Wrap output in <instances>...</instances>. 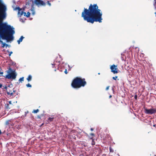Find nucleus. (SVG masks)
I'll return each instance as SVG.
<instances>
[{
  "label": "nucleus",
  "mask_w": 156,
  "mask_h": 156,
  "mask_svg": "<svg viewBox=\"0 0 156 156\" xmlns=\"http://www.w3.org/2000/svg\"><path fill=\"white\" fill-rule=\"evenodd\" d=\"M97 4H91L88 9L84 8L81 17L87 22L93 23L95 22H102V13Z\"/></svg>",
  "instance_id": "nucleus-1"
},
{
  "label": "nucleus",
  "mask_w": 156,
  "mask_h": 156,
  "mask_svg": "<svg viewBox=\"0 0 156 156\" xmlns=\"http://www.w3.org/2000/svg\"><path fill=\"white\" fill-rule=\"evenodd\" d=\"M86 84L87 82L84 78L81 79L76 77L73 80L71 85L73 88H78L84 87Z\"/></svg>",
  "instance_id": "nucleus-2"
},
{
  "label": "nucleus",
  "mask_w": 156,
  "mask_h": 156,
  "mask_svg": "<svg viewBox=\"0 0 156 156\" xmlns=\"http://www.w3.org/2000/svg\"><path fill=\"white\" fill-rule=\"evenodd\" d=\"M144 112L146 114L151 115L156 113V108H151L148 109L145 107H144Z\"/></svg>",
  "instance_id": "nucleus-3"
},
{
  "label": "nucleus",
  "mask_w": 156,
  "mask_h": 156,
  "mask_svg": "<svg viewBox=\"0 0 156 156\" xmlns=\"http://www.w3.org/2000/svg\"><path fill=\"white\" fill-rule=\"evenodd\" d=\"M34 3L38 7L46 5V3L41 0H34Z\"/></svg>",
  "instance_id": "nucleus-4"
},
{
  "label": "nucleus",
  "mask_w": 156,
  "mask_h": 156,
  "mask_svg": "<svg viewBox=\"0 0 156 156\" xmlns=\"http://www.w3.org/2000/svg\"><path fill=\"white\" fill-rule=\"evenodd\" d=\"M16 74L14 71H13L6 75L5 77L8 79H15L16 78Z\"/></svg>",
  "instance_id": "nucleus-5"
},
{
  "label": "nucleus",
  "mask_w": 156,
  "mask_h": 156,
  "mask_svg": "<svg viewBox=\"0 0 156 156\" xmlns=\"http://www.w3.org/2000/svg\"><path fill=\"white\" fill-rule=\"evenodd\" d=\"M111 72L113 73L114 74L117 73H118V69L117 68V66H116L115 65L111 66L110 67Z\"/></svg>",
  "instance_id": "nucleus-6"
},
{
  "label": "nucleus",
  "mask_w": 156,
  "mask_h": 156,
  "mask_svg": "<svg viewBox=\"0 0 156 156\" xmlns=\"http://www.w3.org/2000/svg\"><path fill=\"white\" fill-rule=\"evenodd\" d=\"M15 90H13L12 91V90H10L9 89H8V90L6 91L7 94L8 95H10V96H12L13 95V93L15 92Z\"/></svg>",
  "instance_id": "nucleus-7"
},
{
  "label": "nucleus",
  "mask_w": 156,
  "mask_h": 156,
  "mask_svg": "<svg viewBox=\"0 0 156 156\" xmlns=\"http://www.w3.org/2000/svg\"><path fill=\"white\" fill-rule=\"evenodd\" d=\"M24 37L23 36H21L19 40L17 41V42L19 44H20V43L21 42Z\"/></svg>",
  "instance_id": "nucleus-8"
},
{
  "label": "nucleus",
  "mask_w": 156,
  "mask_h": 156,
  "mask_svg": "<svg viewBox=\"0 0 156 156\" xmlns=\"http://www.w3.org/2000/svg\"><path fill=\"white\" fill-rule=\"evenodd\" d=\"M16 9H17L18 10V15L20 16L21 12H23V11L22 10V9H20L19 7H17Z\"/></svg>",
  "instance_id": "nucleus-9"
},
{
  "label": "nucleus",
  "mask_w": 156,
  "mask_h": 156,
  "mask_svg": "<svg viewBox=\"0 0 156 156\" xmlns=\"http://www.w3.org/2000/svg\"><path fill=\"white\" fill-rule=\"evenodd\" d=\"M54 118V117H49L48 119V122H50L53 121Z\"/></svg>",
  "instance_id": "nucleus-10"
},
{
  "label": "nucleus",
  "mask_w": 156,
  "mask_h": 156,
  "mask_svg": "<svg viewBox=\"0 0 156 156\" xmlns=\"http://www.w3.org/2000/svg\"><path fill=\"white\" fill-rule=\"evenodd\" d=\"M32 79V76L30 75L28 76V77L27 78V80L29 82Z\"/></svg>",
  "instance_id": "nucleus-11"
},
{
  "label": "nucleus",
  "mask_w": 156,
  "mask_h": 156,
  "mask_svg": "<svg viewBox=\"0 0 156 156\" xmlns=\"http://www.w3.org/2000/svg\"><path fill=\"white\" fill-rule=\"evenodd\" d=\"M26 13L25 12H23H23H21V13L20 14V16H21L22 15H23L24 16H25L26 17Z\"/></svg>",
  "instance_id": "nucleus-12"
},
{
  "label": "nucleus",
  "mask_w": 156,
  "mask_h": 156,
  "mask_svg": "<svg viewBox=\"0 0 156 156\" xmlns=\"http://www.w3.org/2000/svg\"><path fill=\"white\" fill-rule=\"evenodd\" d=\"M11 122L10 120H8L6 121L5 124L6 125H8L10 124V122Z\"/></svg>",
  "instance_id": "nucleus-13"
},
{
  "label": "nucleus",
  "mask_w": 156,
  "mask_h": 156,
  "mask_svg": "<svg viewBox=\"0 0 156 156\" xmlns=\"http://www.w3.org/2000/svg\"><path fill=\"white\" fill-rule=\"evenodd\" d=\"M39 111V110L38 109H36V110H33V112L34 113H36L37 112H38Z\"/></svg>",
  "instance_id": "nucleus-14"
},
{
  "label": "nucleus",
  "mask_w": 156,
  "mask_h": 156,
  "mask_svg": "<svg viewBox=\"0 0 156 156\" xmlns=\"http://www.w3.org/2000/svg\"><path fill=\"white\" fill-rule=\"evenodd\" d=\"M19 81H20V82H22L23 81H24V77H22L21 78H20Z\"/></svg>",
  "instance_id": "nucleus-15"
},
{
  "label": "nucleus",
  "mask_w": 156,
  "mask_h": 156,
  "mask_svg": "<svg viewBox=\"0 0 156 156\" xmlns=\"http://www.w3.org/2000/svg\"><path fill=\"white\" fill-rule=\"evenodd\" d=\"M30 13L29 12H28L27 13V14H26L27 15L26 17H29L30 16Z\"/></svg>",
  "instance_id": "nucleus-16"
},
{
  "label": "nucleus",
  "mask_w": 156,
  "mask_h": 156,
  "mask_svg": "<svg viewBox=\"0 0 156 156\" xmlns=\"http://www.w3.org/2000/svg\"><path fill=\"white\" fill-rule=\"evenodd\" d=\"M26 86L27 87H32V86L30 83H28L26 85Z\"/></svg>",
  "instance_id": "nucleus-17"
},
{
  "label": "nucleus",
  "mask_w": 156,
  "mask_h": 156,
  "mask_svg": "<svg viewBox=\"0 0 156 156\" xmlns=\"http://www.w3.org/2000/svg\"><path fill=\"white\" fill-rule=\"evenodd\" d=\"M118 77V76H116L115 77H113L112 79L114 80H116V79H117Z\"/></svg>",
  "instance_id": "nucleus-18"
},
{
  "label": "nucleus",
  "mask_w": 156,
  "mask_h": 156,
  "mask_svg": "<svg viewBox=\"0 0 156 156\" xmlns=\"http://www.w3.org/2000/svg\"><path fill=\"white\" fill-rule=\"evenodd\" d=\"M92 145H94L95 144V142L93 139H92Z\"/></svg>",
  "instance_id": "nucleus-19"
},
{
  "label": "nucleus",
  "mask_w": 156,
  "mask_h": 156,
  "mask_svg": "<svg viewBox=\"0 0 156 156\" xmlns=\"http://www.w3.org/2000/svg\"><path fill=\"white\" fill-rule=\"evenodd\" d=\"M3 74V72H0V76H3L2 74Z\"/></svg>",
  "instance_id": "nucleus-20"
},
{
  "label": "nucleus",
  "mask_w": 156,
  "mask_h": 156,
  "mask_svg": "<svg viewBox=\"0 0 156 156\" xmlns=\"http://www.w3.org/2000/svg\"><path fill=\"white\" fill-rule=\"evenodd\" d=\"M110 152H113L114 151L113 150H112V149L111 148H110Z\"/></svg>",
  "instance_id": "nucleus-21"
},
{
  "label": "nucleus",
  "mask_w": 156,
  "mask_h": 156,
  "mask_svg": "<svg viewBox=\"0 0 156 156\" xmlns=\"http://www.w3.org/2000/svg\"><path fill=\"white\" fill-rule=\"evenodd\" d=\"M9 104H7V106H6V108H8V109H10V108L9 107Z\"/></svg>",
  "instance_id": "nucleus-22"
},
{
  "label": "nucleus",
  "mask_w": 156,
  "mask_h": 156,
  "mask_svg": "<svg viewBox=\"0 0 156 156\" xmlns=\"http://www.w3.org/2000/svg\"><path fill=\"white\" fill-rule=\"evenodd\" d=\"M137 95L136 94L135 95L134 98L135 99H137Z\"/></svg>",
  "instance_id": "nucleus-23"
},
{
  "label": "nucleus",
  "mask_w": 156,
  "mask_h": 156,
  "mask_svg": "<svg viewBox=\"0 0 156 156\" xmlns=\"http://www.w3.org/2000/svg\"><path fill=\"white\" fill-rule=\"evenodd\" d=\"M64 73H65L66 74H67V73H68V72L67 71V70L66 69L65 71H64Z\"/></svg>",
  "instance_id": "nucleus-24"
},
{
  "label": "nucleus",
  "mask_w": 156,
  "mask_h": 156,
  "mask_svg": "<svg viewBox=\"0 0 156 156\" xmlns=\"http://www.w3.org/2000/svg\"><path fill=\"white\" fill-rule=\"evenodd\" d=\"M29 112L28 111H27V112H25V116H26V115L27 113H28Z\"/></svg>",
  "instance_id": "nucleus-25"
},
{
  "label": "nucleus",
  "mask_w": 156,
  "mask_h": 156,
  "mask_svg": "<svg viewBox=\"0 0 156 156\" xmlns=\"http://www.w3.org/2000/svg\"><path fill=\"white\" fill-rule=\"evenodd\" d=\"M47 3L50 6L51 5V4L50 3L49 1L47 2Z\"/></svg>",
  "instance_id": "nucleus-26"
},
{
  "label": "nucleus",
  "mask_w": 156,
  "mask_h": 156,
  "mask_svg": "<svg viewBox=\"0 0 156 156\" xmlns=\"http://www.w3.org/2000/svg\"><path fill=\"white\" fill-rule=\"evenodd\" d=\"M12 51H11L10 52V53L9 54V56H11V55L12 54Z\"/></svg>",
  "instance_id": "nucleus-27"
},
{
  "label": "nucleus",
  "mask_w": 156,
  "mask_h": 156,
  "mask_svg": "<svg viewBox=\"0 0 156 156\" xmlns=\"http://www.w3.org/2000/svg\"><path fill=\"white\" fill-rule=\"evenodd\" d=\"M109 86L107 87L106 88V90H108L109 89Z\"/></svg>",
  "instance_id": "nucleus-28"
},
{
  "label": "nucleus",
  "mask_w": 156,
  "mask_h": 156,
  "mask_svg": "<svg viewBox=\"0 0 156 156\" xmlns=\"http://www.w3.org/2000/svg\"><path fill=\"white\" fill-rule=\"evenodd\" d=\"M2 84L0 83V88H2Z\"/></svg>",
  "instance_id": "nucleus-29"
},
{
  "label": "nucleus",
  "mask_w": 156,
  "mask_h": 156,
  "mask_svg": "<svg viewBox=\"0 0 156 156\" xmlns=\"http://www.w3.org/2000/svg\"><path fill=\"white\" fill-rule=\"evenodd\" d=\"M52 66H55V62H54L53 64H51Z\"/></svg>",
  "instance_id": "nucleus-30"
},
{
  "label": "nucleus",
  "mask_w": 156,
  "mask_h": 156,
  "mask_svg": "<svg viewBox=\"0 0 156 156\" xmlns=\"http://www.w3.org/2000/svg\"><path fill=\"white\" fill-rule=\"evenodd\" d=\"M90 135H91V136H94V133H91L90 134Z\"/></svg>",
  "instance_id": "nucleus-31"
},
{
  "label": "nucleus",
  "mask_w": 156,
  "mask_h": 156,
  "mask_svg": "<svg viewBox=\"0 0 156 156\" xmlns=\"http://www.w3.org/2000/svg\"><path fill=\"white\" fill-rule=\"evenodd\" d=\"M9 104H12V102L11 101H9Z\"/></svg>",
  "instance_id": "nucleus-32"
},
{
  "label": "nucleus",
  "mask_w": 156,
  "mask_h": 156,
  "mask_svg": "<svg viewBox=\"0 0 156 156\" xmlns=\"http://www.w3.org/2000/svg\"><path fill=\"white\" fill-rule=\"evenodd\" d=\"M2 134V133L1 131V129H0V135L1 134Z\"/></svg>",
  "instance_id": "nucleus-33"
},
{
  "label": "nucleus",
  "mask_w": 156,
  "mask_h": 156,
  "mask_svg": "<svg viewBox=\"0 0 156 156\" xmlns=\"http://www.w3.org/2000/svg\"><path fill=\"white\" fill-rule=\"evenodd\" d=\"M90 130L91 131H93V129L92 128H91V129H90Z\"/></svg>",
  "instance_id": "nucleus-34"
},
{
  "label": "nucleus",
  "mask_w": 156,
  "mask_h": 156,
  "mask_svg": "<svg viewBox=\"0 0 156 156\" xmlns=\"http://www.w3.org/2000/svg\"><path fill=\"white\" fill-rule=\"evenodd\" d=\"M2 69L1 68H0V72H2Z\"/></svg>",
  "instance_id": "nucleus-35"
},
{
  "label": "nucleus",
  "mask_w": 156,
  "mask_h": 156,
  "mask_svg": "<svg viewBox=\"0 0 156 156\" xmlns=\"http://www.w3.org/2000/svg\"><path fill=\"white\" fill-rule=\"evenodd\" d=\"M5 89L7 90H8V89H7V87H5Z\"/></svg>",
  "instance_id": "nucleus-36"
},
{
  "label": "nucleus",
  "mask_w": 156,
  "mask_h": 156,
  "mask_svg": "<svg viewBox=\"0 0 156 156\" xmlns=\"http://www.w3.org/2000/svg\"><path fill=\"white\" fill-rule=\"evenodd\" d=\"M112 97V95H110V96H109V98H111Z\"/></svg>",
  "instance_id": "nucleus-37"
},
{
  "label": "nucleus",
  "mask_w": 156,
  "mask_h": 156,
  "mask_svg": "<svg viewBox=\"0 0 156 156\" xmlns=\"http://www.w3.org/2000/svg\"><path fill=\"white\" fill-rule=\"evenodd\" d=\"M154 1H155V3H156V0H154Z\"/></svg>",
  "instance_id": "nucleus-38"
},
{
  "label": "nucleus",
  "mask_w": 156,
  "mask_h": 156,
  "mask_svg": "<svg viewBox=\"0 0 156 156\" xmlns=\"http://www.w3.org/2000/svg\"><path fill=\"white\" fill-rule=\"evenodd\" d=\"M9 70H11V68H10L9 69Z\"/></svg>",
  "instance_id": "nucleus-39"
}]
</instances>
